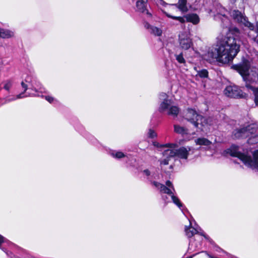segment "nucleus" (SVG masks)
Segmentation results:
<instances>
[{
  "instance_id": "obj_1",
  "label": "nucleus",
  "mask_w": 258,
  "mask_h": 258,
  "mask_svg": "<svg viewBox=\"0 0 258 258\" xmlns=\"http://www.w3.org/2000/svg\"><path fill=\"white\" fill-rule=\"evenodd\" d=\"M217 46L208 52V56L216 59L219 62L227 63L232 61L239 52V40L234 34L229 33Z\"/></svg>"
},
{
  "instance_id": "obj_2",
  "label": "nucleus",
  "mask_w": 258,
  "mask_h": 258,
  "mask_svg": "<svg viewBox=\"0 0 258 258\" xmlns=\"http://www.w3.org/2000/svg\"><path fill=\"white\" fill-rule=\"evenodd\" d=\"M163 147H167L169 149L165 150L163 152V159L159 160L161 165H168L170 158L177 156L181 159H186L189 154L190 148L181 147L176 149L177 147L176 144H166L161 146Z\"/></svg>"
},
{
  "instance_id": "obj_3",
  "label": "nucleus",
  "mask_w": 258,
  "mask_h": 258,
  "mask_svg": "<svg viewBox=\"0 0 258 258\" xmlns=\"http://www.w3.org/2000/svg\"><path fill=\"white\" fill-rule=\"evenodd\" d=\"M228 153L233 157L238 158L245 166L255 171H258V150L254 151L252 156H248L241 153L236 146H232Z\"/></svg>"
},
{
  "instance_id": "obj_4",
  "label": "nucleus",
  "mask_w": 258,
  "mask_h": 258,
  "mask_svg": "<svg viewBox=\"0 0 258 258\" xmlns=\"http://www.w3.org/2000/svg\"><path fill=\"white\" fill-rule=\"evenodd\" d=\"M184 119L192 124L195 127L203 130L202 127L208 123L209 119L203 117L193 109L188 108L184 114Z\"/></svg>"
},
{
  "instance_id": "obj_5",
  "label": "nucleus",
  "mask_w": 258,
  "mask_h": 258,
  "mask_svg": "<svg viewBox=\"0 0 258 258\" xmlns=\"http://www.w3.org/2000/svg\"><path fill=\"white\" fill-rule=\"evenodd\" d=\"M151 183L154 185L161 194H165L170 196L171 198L172 202L177 205L180 209L182 207V205L179 199L176 196H175L174 192H175L174 187L169 180L166 182V185H164L157 181H151Z\"/></svg>"
},
{
  "instance_id": "obj_6",
  "label": "nucleus",
  "mask_w": 258,
  "mask_h": 258,
  "mask_svg": "<svg viewBox=\"0 0 258 258\" xmlns=\"http://www.w3.org/2000/svg\"><path fill=\"white\" fill-rule=\"evenodd\" d=\"M160 96L163 98V100L160 103L159 107V112H166L169 115L177 116L179 112V107L174 105L173 102L171 99L167 98L166 93H162Z\"/></svg>"
},
{
  "instance_id": "obj_7",
  "label": "nucleus",
  "mask_w": 258,
  "mask_h": 258,
  "mask_svg": "<svg viewBox=\"0 0 258 258\" xmlns=\"http://www.w3.org/2000/svg\"><path fill=\"white\" fill-rule=\"evenodd\" d=\"M257 128V125L255 124H250L246 126H243L233 131L232 136L235 139L247 138L255 133Z\"/></svg>"
},
{
  "instance_id": "obj_8",
  "label": "nucleus",
  "mask_w": 258,
  "mask_h": 258,
  "mask_svg": "<svg viewBox=\"0 0 258 258\" xmlns=\"http://www.w3.org/2000/svg\"><path fill=\"white\" fill-rule=\"evenodd\" d=\"M230 15L235 21L241 25H243L250 30H253L254 25L247 20V18L238 10H233L230 13Z\"/></svg>"
},
{
  "instance_id": "obj_9",
  "label": "nucleus",
  "mask_w": 258,
  "mask_h": 258,
  "mask_svg": "<svg viewBox=\"0 0 258 258\" xmlns=\"http://www.w3.org/2000/svg\"><path fill=\"white\" fill-rule=\"evenodd\" d=\"M178 43L180 48L184 50H188L190 48H192L194 46L189 34L186 32H182L179 34Z\"/></svg>"
},
{
  "instance_id": "obj_10",
  "label": "nucleus",
  "mask_w": 258,
  "mask_h": 258,
  "mask_svg": "<svg viewBox=\"0 0 258 258\" xmlns=\"http://www.w3.org/2000/svg\"><path fill=\"white\" fill-rule=\"evenodd\" d=\"M224 94L228 97L231 98H244L247 97V94L237 86H229L224 90Z\"/></svg>"
},
{
  "instance_id": "obj_11",
  "label": "nucleus",
  "mask_w": 258,
  "mask_h": 258,
  "mask_svg": "<svg viewBox=\"0 0 258 258\" xmlns=\"http://www.w3.org/2000/svg\"><path fill=\"white\" fill-rule=\"evenodd\" d=\"M215 9L216 15H215L214 16L215 19L216 20H220L223 24V26L224 27H227L229 23V19L226 16L227 11L219 4H216Z\"/></svg>"
},
{
  "instance_id": "obj_12",
  "label": "nucleus",
  "mask_w": 258,
  "mask_h": 258,
  "mask_svg": "<svg viewBox=\"0 0 258 258\" xmlns=\"http://www.w3.org/2000/svg\"><path fill=\"white\" fill-rule=\"evenodd\" d=\"M166 15L168 18L178 20L182 23L186 21L192 23L194 25H197L200 22V20L199 16L194 13L187 14L183 17L172 16L169 14H166Z\"/></svg>"
},
{
  "instance_id": "obj_13",
  "label": "nucleus",
  "mask_w": 258,
  "mask_h": 258,
  "mask_svg": "<svg viewBox=\"0 0 258 258\" xmlns=\"http://www.w3.org/2000/svg\"><path fill=\"white\" fill-rule=\"evenodd\" d=\"M235 69L244 80L250 71V62L248 60L244 59L240 63L236 66Z\"/></svg>"
},
{
  "instance_id": "obj_14",
  "label": "nucleus",
  "mask_w": 258,
  "mask_h": 258,
  "mask_svg": "<svg viewBox=\"0 0 258 258\" xmlns=\"http://www.w3.org/2000/svg\"><path fill=\"white\" fill-rule=\"evenodd\" d=\"M244 80L250 82H257L258 81V69L256 68L251 69Z\"/></svg>"
},
{
  "instance_id": "obj_15",
  "label": "nucleus",
  "mask_w": 258,
  "mask_h": 258,
  "mask_svg": "<svg viewBox=\"0 0 258 258\" xmlns=\"http://www.w3.org/2000/svg\"><path fill=\"white\" fill-rule=\"evenodd\" d=\"M147 0H138L136 3L137 10L141 13H146L148 14V11L146 9V2Z\"/></svg>"
},
{
  "instance_id": "obj_16",
  "label": "nucleus",
  "mask_w": 258,
  "mask_h": 258,
  "mask_svg": "<svg viewBox=\"0 0 258 258\" xmlns=\"http://www.w3.org/2000/svg\"><path fill=\"white\" fill-rule=\"evenodd\" d=\"M172 5L176 6L182 12L185 13L188 11L187 0H178V3Z\"/></svg>"
},
{
  "instance_id": "obj_17",
  "label": "nucleus",
  "mask_w": 258,
  "mask_h": 258,
  "mask_svg": "<svg viewBox=\"0 0 258 258\" xmlns=\"http://www.w3.org/2000/svg\"><path fill=\"white\" fill-rule=\"evenodd\" d=\"M245 86L247 89H250L252 91L254 97V103L255 105L258 107V87H253L250 84L247 83H246Z\"/></svg>"
},
{
  "instance_id": "obj_18",
  "label": "nucleus",
  "mask_w": 258,
  "mask_h": 258,
  "mask_svg": "<svg viewBox=\"0 0 258 258\" xmlns=\"http://www.w3.org/2000/svg\"><path fill=\"white\" fill-rule=\"evenodd\" d=\"M174 131L175 133L182 135L188 134V130L185 127L181 126L179 125L175 124L174 125Z\"/></svg>"
},
{
  "instance_id": "obj_19",
  "label": "nucleus",
  "mask_w": 258,
  "mask_h": 258,
  "mask_svg": "<svg viewBox=\"0 0 258 258\" xmlns=\"http://www.w3.org/2000/svg\"><path fill=\"white\" fill-rule=\"evenodd\" d=\"M14 36V33L10 30L0 29V37L9 38Z\"/></svg>"
},
{
  "instance_id": "obj_20",
  "label": "nucleus",
  "mask_w": 258,
  "mask_h": 258,
  "mask_svg": "<svg viewBox=\"0 0 258 258\" xmlns=\"http://www.w3.org/2000/svg\"><path fill=\"white\" fill-rule=\"evenodd\" d=\"M185 232L186 233V236L190 238L192 236H194L195 234H197L198 233V230L197 229L192 228L191 227H187V226L185 227Z\"/></svg>"
},
{
  "instance_id": "obj_21",
  "label": "nucleus",
  "mask_w": 258,
  "mask_h": 258,
  "mask_svg": "<svg viewBox=\"0 0 258 258\" xmlns=\"http://www.w3.org/2000/svg\"><path fill=\"white\" fill-rule=\"evenodd\" d=\"M195 142L199 145L209 146L212 144L211 141L204 138H198L195 140Z\"/></svg>"
},
{
  "instance_id": "obj_22",
  "label": "nucleus",
  "mask_w": 258,
  "mask_h": 258,
  "mask_svg": "<svg viewBox=\"0 0 258 258\" xmlns=\"http://www.w3.org/2000/svg\"><path fill=\"white\" fill-rule=\"evenodd\" d=\"M150 32L157 36H160L162 34V30L156 27H151Z\"/></svg>"
},
{
  "instance_id": "obj_23",
  "label": "nucleus",
  "mask_w": 258,
  "mask_h": 258,
  "mask_svg": "<svg viewBox=\"0 0 258 258\" xmlns=\"http://www.w3.org/2000/svg\"><path fill=\"white\" fill-rule=\"evenodd\" d=\"M111 155L114 158L120 159L125 157V155L121 152H112L111 153Z\"/></svg>"
},
{
  "instance_id": "obj_24",
  "label": "nucleus",
  "mask_w": 258,
  "mask_h": 258,
  "mask_svg": "<svg viewBox=\"0 0 258 258\" xmlns=\"http://www.w3.org/2000/svg\"><path fill=\"white\" fill-rule=\"evenodd\" d=\"M176 60L180 63H184L185 60L183 56V53H180L179 54H175Z\"/></svg>"
},
{
  "instance_id": "obj_25",
  "label": "nucleus",
  "mask_w": 258,
  "mask_h": 258,
  "mask_svg": "<svg viewBox=\"0 0 258 258\" xmlns=\"http://www.w3.org/2000/svg\"><path fill=\"white\" fill-rule=\"evenodd\" d=\"M198 75L202 78H207L208 76V72L207 70L203 69L198 72Z\"/></svg>"
},
{
  "instance_id": "obj_26",
  "label": "nucleus",
  "mask_w": 258,
  "mask_h": 258,
  "mask_svg": "<svg viewBox=\"0 0 258 258\" xmlns=\"http://www.w3.org/2000/svg\"><path fill=\"white\" fill-rule=\"evenodd\" d=\"M248 143L249 144H255L258 143V135L250 138L248 140Z\"/></svg>"
},
{
  "instance_id": "obj_27",
  "label": "nucleus",
  "mask_w": 258,
  "mask_h": 258,
  "mask_svg": "<svg viewBox=\"0 0 258 258\" xmlns=\"http://www.w3.org/2000/svg\"><path fill=\"white\" fill-rule=\"evenodd\" d=\"M12 86V82L11 81H7L5 82V85H4V88L7 90L9 91L10 89L11 88Z\"/></svg>"
},
{
  "instance_id": "obj_28",
  "label": "nucleus",
  "mask_w": 258,
  "mask_h": 258,
  "mask_svg": "<svg viewBox=\"0 0 258 258\" xmlns=\"http://www.w3.org/2000/svg\"><path fill=\"white\" fill-rule=\"evenodd\" d=\"M22 95H23V93H21L19 95H18L16 97H11V98H8L7 100H6V102H9L10 101H14V100H15L16 99H20V98H23V97L22 96Z\"/></svg>"
},
{
  "instance_id": "obj_29",
  "label": "nucleus",
  "mask_w": 258,
  "mask_h": 258,
  "mask_svg": "<svg viewBox=\"0 0 258 258\" xmlns=\"http://www.w3.org/2000/svg\"><path fill=\"white\" fill-rule=\"evenodd\" d=\"M157 136L156 133L154 132V131L150 129L148 132V137L150 138H154Z\"/></svg>"
},
{
  "instance_id": "obj_30",
  "label": "nucleus",
  "mask_w": 258,
  "mask_h": 258,
  "mask_svg": "<svg viewBox=\"0 0 258 258\" xmlns=\"http://www.w3.org/2000/svg\"><path fill=\"white\" fill-rule=\"evenodd\" d=\"M21 86H22V88L24 89V92L22 93L23 94L28 89V86L23 81H22L21 82Z\"/></svg>"
},
{
  "instance_id": "obj_31",
  "label": "nucleus",
  "mask_w": 258,
  "mask_h": 258,
  "mask_svg": "<svg viewBox=\"0 0 258 258\" xmlns=\"http://www.w3.org/2000/svg\"><path fill=\"white\" fill-rule=\"evenodd\" d=\"M45 99L49 103H51L54 100V98L53 97L49 96H45Z\"/></svg>"
},
{
  "instance_id": "obj_32",
  "label": "nucleus",
  "mask_w": 258,
  "mask_h": 258,
  "mask_svg": "<svg viewBox=\"0 0 258 258\" xmlns=\"http://www.w3.org/2000/svg\"><path fill=\"white\" fill-rule=\"evenodd\" d=\"M215 250L218 252H225L222 248L218 246L217 245H215Z\"/></svg>"
},
{
  "instance_id": "obj_33",
  "label": "nucleus",
  "mask_w": 258,
  "mask_h": 258,
  "mask_svg": "<svg viewBox=\"0 0 258 258\" xmlns=\"http://www.w3.org/2000/svg\"><path fill=\"white\" fill-rule=\"evenodd\" d=\"M252 30L254 31L255 32V33H256V37H258V21L256 23V28H255V27L254 26V29L253 30Z\"/></svg>"
},
{
  "instance_id": "obj_34",
  "label": "nucleus",
  "mask_w": 258,
  "mask_h": 258,
  "mask_svg": "<svg viewBox=\"0 0 258 258\" xmlns=\"http://www.w3.org/2000/svg\"><path fill=\"white\" fill-rule=\"evenodd\" d=\"M198 233H199L201 235L203 236L205 238H206L207 239H209V237L205 234L204 231H203L202 232L198 231Z\"/></svg>"
},
{
  "instance_id": "obj_35",
  "label": "nucleus",
  "mask_w": 258,
  "mask_h": 258,
  "mask_svg": "<svg viewBox=\"0 0 258 258\" xmlns=\"http://www.w3.org/2000/svg\"><path fill=\"white\" fill-rule=\"evenodd\" d=\"M143 173L147 176L150 175V171L148 169H145L143 171Z\"/></svg>"
},
{
  "instance_id": "obj_36",
  "label": "nucleus",
  "mask_w": 258,
  "mask_h": 258,
  "mask_svg": "<svg viewBox=\"0 0 258 258\" xmlns=\"http://www.w3.org/2000/svg\"><path fill=\"white\" fill-rule=\"evenodd\" d=\"M162 198L165 203L169 202V201H168V198L166 196H162Z\"/></svg>"
},
{
  "instance_id": "obj_37",
  "label": "nucleus",
  "mask_w": 258,
  "mask_h": 258,
  "mask_svg": "<svg viewBox=\"0 0 258 258\" xmlns=\"http://www.w3.org/2000/svg\"><path fill=\"white\" fill-rule=\"evenodd\" d=\"M145 27L147 29H149V31H150V30H151V27H153V26H151V25H150L149 24H148V23H146V24H145Z\"/></svg>"
},
{
  "instance_id": "obj_38",
  "label": "nucleus",
  "mask_w": 258,
  "mask_h": 258,
  "mask_svg": "<svg viewBox=\"0 0 258 258\" xmlns=\"http://www.w3.org/2000/svg\"><path fill=\"white\" fill-rule=\"evenodd\" d=\"M234 30H235V31L236 32H239V30H238V29L237 28H235V29H234Z\"/></svg>"
},
{
  "instance_id": "obj_39",
  "label": "nucleus",
  "mask_w": 258,
  "mask_h": 258,
  "mask_svg": "<svg viewBox=\"0 0 258 258\" xmlns=\"http://www.w3.org/2000/svg\"><path fill=\"white\" fill-rule=\"evenodd\" d=\"M231 1L232 3H234L235 2H236V0H230Z\"/></svg>"
},
{
  "instance_id": "obj_40",
  "label": "nucleus",
  "mask_w": 258,
  "mask_h": 258,
  "mask_svg": "<svg viewBox=\"0 0 258 258\" xmlns=\"http://www.w3.org/2000/svg\"><path fill=\"white\" fill-rule=\"evenodd\" d=\"M204 252H205L206 253H207L208 254V253L207 251H203Z\"/></svg>"
},
{
  "instance_id": "obj_41",
  "label": "nucleus",
  "mask_w": 258,
  "mask_h": 258,
  "mask_svg": "<svg viewBox=\"0 0 258 258\" xmlns=\"http://www.w3.org/2000/svg\"><path fill=\"white\" fill-rule=\"evenodd\" d=\"M210 242L212 243L213 241H212V240H210Z\"/></svg>"
},
{
  "instance_id": "obj_42",
  "label": "nucleus",
  "mask_w": 258,
  "mask_h": 258,
  "mask_svg": "<svg viewBox=\"0 0 258 258\" xmlns=\"http://www.w3.org/2000/svg\"><path fill=\"white\" fill-rule=\"evenodd\" d=\"M154 145L156 146V145H157V144L154 143Z\"/></svg>"
},
{
  "instance_id": "obj_43",
  "label": "nucleus",
  "mask_w": 258,
  "mask_h": 258,
  "mask_svg": "<svg viewBox=\"0 0 258 258\" xmlns=\"http://www.w3.org/2000/svg\"><path fill=\"white\" fill-rule=\"evenodd\" d=\"M154 145L156 146V145H157V144L154 143Z\"/></svg>"
}]
</instances>
